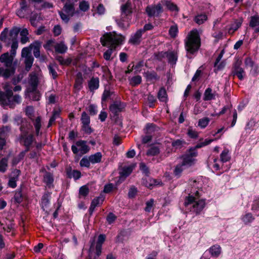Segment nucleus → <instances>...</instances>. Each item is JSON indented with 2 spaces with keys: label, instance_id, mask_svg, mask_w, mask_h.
<instances>
[{
  "label": "nucleus",
  "instance_id": "nucleus-1",
  "mask_svg": "<svg viewBox=\"0 0 259 259\" xmlns=\"http://www.w3.org/2000/svg\"><path fill=\"white\" fill-rule=\"evenodd\" d=\"M19 29L18 27H14L10 30V35L12 37V44L11 46L10 53H5L0 56V62L3 63L6 68L15 67L13 64H16V61H14L16 54V50L18 47V42L17 39L19 34Z\"/></svg>",
  "mask_w": 259,
  "mask_h": 259
},
{
  "label": "nucleus",
  "instance_id": "nucleus-2",
  "mask_svg": "<svg viewBox=\"0 0 259 259\" xmlns=\"http://www.w3.org/2000/svg\"><path fill=\"white\" fill-rule=\"evenodd\" d=\"M123 39L124 38L122 36L112 34L111 32L107 33L101 37L100 41L103 46L111 47L104 53L103 57L106 60L112 59L111 55L113 53V49H115L117 45L121 44Z\"/></svg>",
  "mask_w": 259,
  "mask_h": 259
},
{
  "label": "nucleus",
  "instance_id": "nucleus-3",
  "mask_svg": "<svg viewBox=\"0 0 259 259\" xmlns=\"http://www.w3.org/2000/svg\"><path fill=\"white\" fill-rule=\"evenodd\" d=\"M200 195L194 196V192L191 191L185 199V206L190 211L198 214L203 210L205 206V199H200Z\"/></svg>",
  "mask_w": 259,
  "mask_h": 259
},
{
  "label": "nucleus",
  "instance_id": "nucleus-4",
  "mask_svg": "<svg viewBox=\"0 0 259 259\" xmlns=\"http://www.w3.org/2000/svg\"><path fill=\"white\" fill-rule=\"evenodd\" d=\"M200 46V39L197 30L190 31L185 40V48L188 53L187 57L191 58L190 55L197 52Z\"/></svg>",
  "mask_w": 259,
  "mask_h": 259
},
{
  "label": "nucleus",
  "instance_id": "nucleus-5",
  "mask_svg": "<svg viewBox=\"0 0 259 259\" xmlns=\"http://www.w3.org/2000/svg\"><path fill=\"white\" fill-rule=\"evenodd\" d=\"M4 89L5 93H0V103L4 106H9L10 108H13L14 104L11 100V96H13L12 87L10 83L6 82L4 85Z\"/></svg>",
  "mask_w": 259,
  "mask_h": 259
},
{
  "label": "nucleus",
  "instance_id": "nucleus-6",
  "mask_svg": "<svg viewBox=\"0 0 259 259\" xmlns=\"http://www.w3.org/2000/svg\"><path fill=\"white\" fill-rule=\"evenodd\" d=\"M146 12L150 17H159L163 12V8L161 4L158 3L157 5L147 6Z\"/></svg>",
  "mask_w": 259,
  "mask_h": 259
},
{
  "label": "nucleus",
  "instance_id": "nucleus-7",
  "mask_svg": "<svg viewBox=\"0 0 259 259\" xmlns=\"http://www.w3.org/2000/svg\"><path fill=\"white\" fill-rule=\"evenodd\" d=\"M22 132L20 136V142L25 146H30L34 141V137L32 134H28L27 132H23L22 126L20 128Z\"/></svg>",
  "mask_w": 259,
  "mask_h": 259
},
{
  "label": "nucleus",
  "instance_id": "nucleus-8",
  "mask_svg": "<svg viewBox=\"0 0 259 259\" xmlns=\"http://www.w3.org/2000/svg\"><path fill=\"white\" fill-rule=\"evenodd\" d=\"M201 184L200 181L196 180L191 179L189 182V188L188 191L189 193H191V191L194 192V196L201 195L200 189L201 188ZM201 191H202L201 190Z\"/></svg>",
  "mask_w": 259,
  "mask_h": 259
},
{
  "label": "nucleus",
  "instance_id": "nucleus-9",
  "mask_svg": "<svg viewBox=\"0 0 259 259\" xmlns=\"http://www.w3.org/2000/svg\"><path fill=\"white\" fill-rule=\"evenodd\" d=\"M241 60L237 59L234 63L233 67L234 74L236 75L240 80H242L244 78L245 74L243 69L241 67Z\"/></svg>",
  "mask_w": 259,
  "mask_h": 259
},
{
  "label": "nucleus",
  "instance_id": "nucleus-10",
  "mask_svg": "<svg viewBox=\"0 0 259 259\" xmlns=\"http://www.w3.org/2000/svg\"><path fill=\"white\" fill-rule=\"evenodd\" d=\"M125 104L120 101H116L109 106L110 111L114 115H117L125 108Z\"/></svg>",
  "mask_w": 259,
  "mask_h": 259
},
{
  "label": "nucleus",
  "instance_id": "nucleus-11",
  "mask_svg": "<svg viewBox=\"0 0 259 259\" xmlns=\"http://www.w3.org/2000/svg\"><path fill=\"white\" fill-rule=\"evenodd\" d=\"M8 28H5L0 34V40L6 43V46L9 47L11 42H12V37L10 35Z\"/></svg>",
  "mask_w": 259,
  "mask_h": 259
},
{
  "label": "nucleus",
  "instance_id": "nucleus-12",
  "mask_svg": "<svg viewBox=\"0 0 259 259\" xmlns=\"http://www.w3.org/2000/svg\"><path fill=\"white\" fill-rule=\"evenodd\" d=\"M143 34L142 29L137 30L134 34H132L129 39V43L137 45H139L141 41V37Z\"/></svg>",
  "mask_w": 259,
  "mask_h": 259
},
{
  "label": "nucleus",
  "instance_id": "nucleus-13",
  "mask_svg": "<svg viewBox=\"0 0 259 259\" xmlns=\"http://www.w3.org/2000/svg\"><path fill=\"white\" fill-rule=\"evenodd\" d=\"M162 57H166L169 63L171 65L176 64L177 60V54L174 52H166L161 53Z\"/></svg>",
  "mask_w": 259,
  "mask_h": 259
},
{
  "label": "nucleus",
  "instance_id": "nucleus-14",
  "mask_svg": "<svg viewBox=\"0 0 259 259\" xmlns=\"http://www.w3.org/2000/svg\"><path fill=\"white\" fill-rule=\"evenodd\" d=\"M39 80L37 74L35 73H31L29 75L28 83L30 86V90L37 89Z\"/></svg>",
  "mask_w": 259,
  "mask_h": 259
},
{
  "label": "nucleus",
  "instance_id": "nucleus-15",
  "mask_svg": "<svg viewBox=\"0 0 259 259\" xmlns=\"http://www.w3.org/2000/svg\"><path fill=\"white\" fill-rule=\"evenodd\" d=\"M16 68H4L0 67V77L2 76L7 79L13 75L15 73Z\"/></svg>",
  "mask_w": 259,
  "mask_h": 259
},
{
  "label": "nucleus",
  "instance_id": "nucleus-16",
  "mask_svg": "<svg viewBox=\"0 0 259 259\" xmlns=\"http://www.w3.org/2000/svg\"><path fill=\"white\" fill-rule=\"evenodd\" d=\"M76 145L79 148V152L82 154L87 153L90 149L89 146L87 144V142L85 141H78L76 142Z\"/></svg>",
  "mask_w": 259,
  "mask_h": 259
},
{
  "label": "nucleus",
  "instance_id": "nucleus-17",
  "mask_svg": "<svg viewBox=\"0 0 259 259\" xmlns=\"http://www.w3.org/2000/svg\"><path fill=\"white\" fill-rule=\"evenodd\" d=\"M135 167V164H131L128 166H124L122 168L121 171L120 172V178L125 179L133 171Z\"/></svg>",
  "mask_w": 259,
  "mask_h": 259
},
{
  "label": "nucleus",
  "instance_id": "nucleus-18",
  "mask_svg": "<svg viewBox=\"0 0 259 259\" xmlns=\"http://www.w3.org/2000/svg\"><path fill=\"white\" fill-rule=\"evenodd\" d=\"M62 11L68 15L72 16L75 11L74 4L70 2H66L63 7Z\"/></svg>",
  "mask_w": 259,
  "mask_h": 259
},
{
  "label": "nucleus",
  "instance_id": "nucleus-19",
  "mask_svg": "<svg viewBox=\"0 0 259 259\" xmlns=\"http://www.w3.org/2000/svg\"><path fill=\"white\" fill-rule=\"evenodd\" d=\"M99 79L98 77H92L88 82V86L91 92H94L99 87Z\"/></svg>",
  "mask_w": 259,
  "mask_h": 259
},
{
  "label": "nucleus",
  "instance_id": "nucleus-20",
  "mask_svg": "<svg viewBox=\"0 0 259 259\" xmlns=\"http://www.w3.org/2000/svg\"><path fill=\"white\" fill-rule=\"evenodd\" d=\"M209 251L211 256L217 257L221 253V247L219 245L215 244L210 247Z\"/></svg>",
  "mask_w": 259,
  "mask_h": 259
},
{
  "label": "nucleus",
  "instance_id": "nucleus-21",
  "mask_svg": "<svg viewBox=\"0 0 259 259\" xmlns=\"http://www.w3.org/2000/svg\"><path fill=\"white\" fill-rule=\"evenodd\" d=\"M92 164H94L101 162L102 154L100 152H97L89 156Z\"/></svg>",
  "mask_w": 259,
  "mask_h": 259
},
{
  "label": "nucleus",
  "instance_id": "nucleus-22",
  "mask_svg": "<svg viewBox=\"0 0 259 259\" xmlns=\"http://www.w3.org/2000/svg\"><path fill=\"white\" fill-rule=\"evenodd\" d=\"M244 63L246 67L252 68L251 70H250V72L251 73H252L253 75H256L257 74V72L256 71L257 67L255 66H253V62L250 58H246L244 61Z\"/></svg>",
  "mask_w": 259,
  "mask_h": 259
},
{
  "label": "nucleus",
  "instance_id": "nucleus-23",
  "mask_svg": "<svg viewBox=\"0 0 259 259\" xmlns=\"http://www.w3.org/2000/svg\"><path fill=\"white\" fill-rule=\"evenodd\" d=\"M195 161L196 159L195 158H191L185 154L183 157L182 165H184L186 167L191 166L194 164Z\"/></svg>",
  "mask_w": 259,
  "mask_h": 259
},
{
  "label": "nucleus",
  "instance_id": "nucleus-24",
  "mask_svg": "<svg viewBox=\"0 0 259 259\" xmlns=\"http://www.w3.org/2000/svg\"><path fill=\"white\" fill-rule=\"evenodd\" d=\"M21 35L20 42L22 44H25L29 41V38L28 37V31L26 28L23 29L21 31L19 29V32Z\"/></svg>",
  "mask_w": 259,
  "mask_h": 259
},
{
  "label": "nucleus",
  "instance_id": "nucleus-25",
  "mask_svg": "<svg viewBox=\"0 0 259 259\" xmlns=\"http://www.w3.org/2000/svg\"><path fill=\"white\" fill-rule=\"evenodd\" d=\"M158 130V127L153 123H149L146 125L144 130L146 134L151 135L153 136L154 132Z\"/></svg>",
  "mask_w": 259,
  "mask_h": 259
},
{
  "label": "nucleus",
  "instance_id": "nucleus-26",
  "mask_svg": "<svg viewBox=\"0 0 259 259\" xmlns=\"http://www.w3.org/2000/svg\"><path fill=\"white\" fill-rule=\"evenodd\" d=\"M43 181L49 187L53 184L54 182V178L52 174L46 171L44 176Z\"/></svg>",
  "mask_w": 259,
  "mask_h": 259
},
{
  "label": "nucleus",
  "instance_id": "nucleus-27",
  "mask_svg": "<svg viewBox=\"0 0 259 259\" xmlns=\"http://www.w3.org/2000/svg\"><path fill=\"white\" fill-rule=\"evenodd\" d=\"M50 194L49 193H45L41 198V207L44 210L47 208L50 204Z\"/></svg>",
  "mask_w": 259,
  "mask_h": 259
},
{
  "label": "nucleus",
  "instance_id": "nucleus-28",
  "mask_svg": "<svg viewBox=\"0 0 259 259\" xmlns=\"http://www.w3.org/2000/svg\"><path fill=\"white\" fill-rule=\"evenodd\" d=\"M157 97L160 101L166 103L167 101V96L165 89L164 88L160 89Z\"/></svg>",
  "mask_w": 259,
  "mask_h": 259
},
{
  "label": "nucleus",
  "instance_id": "nucleus-29",
  "mask_svg": "<svg viewBox=\"0 0 259 259\" xmlns=\"http://www.w3.org/2000/svg\"><path fill=\"white\" fill-rule=\"evenodd\" d=\"M215 95L212 92V89L210 88H208L206 89L204 93L203 100L204 101H209L212 99H214Z\"/></svg>",
  "mask_w": 259,
  "mask_h": 259
},
{
  "label": "nucleus",
  "instance_id": "nucleus-30",
  "mask_svg": "<svg viewBox=\"0 0 259 259\" xmlns=\"http://www.w3.org/2000/svg\"><path fill=\"white\" fill-rule=\"evenodd\" d=\"M54 48L55 51L60 54L65 53L67 50V47L62 42L57 44Z\"/></svg>",
  "mask_w": 259,
  "mask_h": 259
},
{
  "label": "nucleus",
  "instance_id": "nucleus-31",
  "mask_svg": "<svg viewBox=\"0 0 259 259\" xmlns=\"http://www.w3.org/2000/svg\"><path fill=\"white\" fill-rule=\"evenodd\" d=\"M160 153V149L158 146L151 147L146 152V154L149 156L157 155Z\"/></svg>",
  "mask_w": 259,
  "mask_h": 259
},
{
  "label": "nucleus",
  "instance_id": "nucleus-32",
  "mask_svg": "<svg viewBox=\"0 0 259 259\" xmlns=\"http://www.w3.org/2000/svg\"><path fill=\"white\" fill-rule=\"evenodd\" d=\"M32 120L33 121V124L35 130L36 135L38 136L40 128L41 126V118L40 116H38L35 120L32 119Z\"/></svg>",
  "mask_w": 259,
  "mask_h": 259
},
{
  "label": "nucleus",
  "instance_id": "nucleus-33",
  "mask_svg": "<svg viewBox=\"0 0 259 259\" xmlns=\"http://www.w3.org/2000/svg\"><path fill=\"white\" fill-rule=\"evenodd\" d=\"M161 3L165 5L166 8L170 11H178L179 9L177 6L171 2L170 1H162Z\"/></svg>",
  "mask_w": 259,
  "mask_h": 259
},
{
  "label": "nucleus",
  "instance_id": "nucleus-34",
  "mask_svg": "<svg viewBox=\"0 0 259 259\" xmlns=\"http://www.w3.org/2000/svg\"><path fill=\"white\" fill-rule=\"evenodd\" d=\"M58 67L56 64H50L48 66V69L50 74L51 75L52 78L55 79L58 77V73L56 72V69Z\"/></svg>",
  "mask_w": 259,
  "mask_h": 259
},
{
  "label": "nucleus",
  "instance_id": "nucleus-35",
  "mask_svg": "<svg viewBox=\"0 0 259 259\" xmlns=\"http://www.w3.org/2000/svg\"><path fill=\"white\" fill-rule=\"evenodd\" d=\"M231 157L229 154V150L224 149L220 155V160L223 163L226 162L230 160Z\"/></svg>",
  "mask_w": 259,
  "mask_h": 259
},
{
  "label": "nucleus",
  "instance_id": "nucleus-36",
  "mask_svg": "<svg viewBox=\"0 0 259 259\" xmlns=\"http://www.w3.org/2000/svg\"><path fill=\"white\" fill-rule=\"evenodd\" d=\"M144 75L148 80L151 81L152 80H157L159 77L157 76V73L154 71H147L144 73Z\"/></svg>",
  "mask_w": 259,
  "mask_h": 259
},
{
  "label": "nucleus",
  "instance_id": "nucleus-37",
  "mask_svg": "<svg viewBox=\"0 0 259 259\" xmlns=\"http://www.w3.org/2000/svg\"><path fill=\"white\" fill-rule=\"evenodd\" d=\"M82 82L83 78L82 76V74L79 72L77 74L76 78L75 79L74 87L76 89L80 90L82 87Z\"/></svg>",
  "mask_w": 259,
  "mask_h": 259
},
{
  "label": "nucleus",
  "instance_id": "nucleus-38",
  "mask_svg": "<svg viewBox=\"0 0 259 259\" xmlns=\"http://www.w3.org/2000/svg\"><path fill=\"white\" fill-rule=\"evenodd\" d=\"M8 158L5 157L2 158L0 161V171L5 172L8 168Z\"/></svg>",
  "mask_w": 259,
  "mask_h": 259
},
{
  "label": "nucleus",
  "instance_id": "nucleus-39",
  "mask_svg": "<svg viewBox=\"0 0 259 259\" xmlns=\"http://www.w3.org/2000/svg\"><path fill=\"white\" fill-rule=\"evenodd\" d=\"M30 97L32 100L36 101L39 100L41 95L40 93L37 90V89L34 90H30Z\"/></svg>",
  "mask_w": 259,
  "mask_h": 259
},
{
  "label": "nucleus",
  "instance_id": "nucleus-40",
  "mask_svg": "<svg viewBox=\"0 0 259 259\" xmlns=\"http://www.w3.org/2000/svg\"><path fill=\"white\" fill-rule=\"evenodd\" d=\"M60 116V111L59 110H54L53 112V114L49 120V122L48 123V127H50L53 123L55 121L56 119L59 118Z\"/></svg>",
  "mask_w": 259,
  "mask_h": 259
},
{
  "label": "nucleus",
  "instance_id": "nucleus-41",
  "mask_svg": "<svg viewBox=\"0 0 259 259\" xmlns=\"http://www.w3.org/2000/svg\"><path fill=\"white\" fill-rule=\"evenodd\" d=\"M241 21H236L228 29V32L229 33H233L241 26Z\"/></svg>",
  "mask_w": 259,
  "mask_h": 259
},
{
  "label": "nucleus",
  "instance_id": "nucleus-42",
  "mask_svg": "<svg viewBox=\"0 0 259 259\" xmlns=\"http://www.w3.org/2000/svg\"><path fill=\"white\" fill-rule=\"evenodd\" d=\"M33 53L36 58H38L40 56V44L39 42H35L33 45Z\"/></svg>",
  "mask_w": 259,
  "mask_h": 259
},
{
  "label": "nucleus",
  "instance_id": "nucleus-43",
  "mask_svg": "<svg viewBox=\"0 0 259 259\" xmlns=\"http://www.w3.org/2000/svg\"><path fill=\"white\" fill-rule=\"evenodd\" d=\"M11 131V126L9 125L3 126L0 128V137L4 138Z\"/></svg>",
  "mask_w": 259,
  "mask_h": 259
},
{
  "label": "nucleus",
  "instance_id": "nucleus-44",
  "mask_svg": "<svg viewBox=\"0 0 259 259\" xmlns=\"http://www.w3.org/2000/svg\"><path fill=\"white\" fill-rule=\"evenodd\" d=\"M259 25V16H253L250 17V20L249 22V26L251 27H255Z\"/></svg>",
  "mask_w": 259,
  "mask_h": 259
},
{
  "label": "nucleus",
  "instance_id": "nucleus-45",
  "mask_svg": "<svg viewBox=\"0 0 259 259\" xmlns=\"http://www.w3.org/2000/svg\"><path fill=\"white\" fill-rule=\"evenodd\" d=\"M241 219L245 224H247L253 221L254 218L251 213H247L244 215L242 216Z\"/></svg>",
  "mask_w": 259,
  "mask_h": 259
},
{
  "label": "nucleus",
  "instance_id": "nucleus-46",
  "mask_svg": "<svg viewBox=\"0 0 259 259\" xmlns=\"http://www.w3.org/2000/svg\"><path fill=\"white\" fill-rule=\"evenodd\" d=\"M121 10L122 14H124L125 15L131 13V4L128 3H126L125 5H122L121 7Z\"/></svg>",
  "mask_w": 259,
  "mask_h": 259
},
{
  "label": "nucleus",
  "instance_id": "nucleus-47",
  "mask_svg": "<svg viewBox=\"0 0 259 259\" xmlns=\"http://www.w3.org/2000/svg\"><path fill=\"white\" fill-rule=\"evenodd\" d=\"M91 163L89 157L84 156L80 161V165L82 167L89 168Z\"/></svg>",
  "mask_w": 259,
  "mask_h": 259
},
{
  "label": "nucleus",
  "instance_id": "nucleus-48",
  "mask_svg": "<svg viewBox=\"0 0 259 259\" xmlns=\"http://www.w3.org/2000/svg\"><path fill=\"white\" fill-rule=\"evenodd\" d=\"M56 60L62 65H68L71 62V60L69 58L64 59L63 57L58 56L56 57Z\"/></svg>",
  "mask_w": 259,
  "mask_h": 259
},
{
  "label": "nucleus",
  "instance_id": "nucleus-49",
  "mask_svg": "<svg viewBox=\"0 0 259 259\" xmlns=\"http://www.w3.org/2000/svg\"><path fill=\"white\" fill-rule=\"evenodd\" d=\"M80 120L82 125L90 123V117L85 112L82 113Z\"/></svg>",
  "mask_w": 259,
  "mask_h": 259
},
{
  "label": "nucleus",
  "instance_id": "nucleus-50",
  "mask_svg": "<svg viewBox=\"0 0 259 259\" xmlns=\"http://www.w3.org/2000/svg\"><path fill=\"white\" fill-rule=\"evenodd\" d=\"M207 20V16L204 14L197 15L195 18V21L196 23L200 25Z\"/></svg>",
  "mask_w": 259,
  "mask_h": 259
},
{
  "label": "nucleus",
  "instance_id": "nucleus-51",
  "mask_svg": "<svg viewBox=\"0 0 259 259\" xmlns=\"http://www.w3.org/2000/svg\"><path fill=\"white\" fill-rule=\"evenodd\" d=\"M24 157V153H20L17 156L13 158L12 161V165L13 166L17 165Z\"/></svg>",
  "mask_w": 259,
  "mask_h": 259
},
{
  "label": "nucleus",
  "instance_id": "nucleus-52",
  "mask_svg": "<svg viewBox=\"0 0 259 259\" xmlns=\"http://www.w3.org/2000/svg\"><path fill=\"white\" fill-rule=\"evenodd\" d=\"M33 62V58L32 57H28L27 58H25V68L27 71H29L31 68Z\"/></svg>",
  "mask_w": 259,
  "mask_h": 259
},
{
  "label": "nucleus",
  "instance_id": "nucleus-53",
  "mask_svg": "<svg viewBox=\"0 0 259 259\" xmlns=\"http://www.w3.org/2000/svg\"><path fill=\"white\" fill-rule=\"evenodd\" d=\"M210 120L208 117L200 119L198 121V125L202 128H205L208 124Z\"/></svg>",
  "mask_w": 259,
  "mask_h": 259
},
{
  "label": "nucleus",
  "instance_id": "nucleus-54",
  "mask_svg": "<svg viewBox=\"0 0 259 259\" xmlns=\"http://www.w3.org/2000/svg\"><path fill=\"white\" fill-rule=\"evenodd\" d=\"M142 81V77L140 75H137L132 77L131 79V84L132 85H137L141 83Z\"/></svg>",
  "mask_w": 259,
  "mask_h": 259
},
{
  "label": "nucleus",
  "instance_id": "nucleus-55",
  "mask_svg": "<svg viewBox=\"0 0 259 259\" xmlns=\"http://www.w3.org/2000/svg\"><path fill=\"white\" fill-rule=\"evenodd\" d=\"M89 192V190L87 186L84 185L81 187L79 189V194L80 196L85 197L88 195Z\"/></svg>",
  "mask_w": 259,
  "mask_h": 259
},
{
  "label": "nucleus",
  "instance_id": "nucleus-56",
  "mask_svg": "<svg viewBox=\"0 0 259 259\" xmlns=\"http://www.w3.org/2000/svg\"><path fill=\"white\" fill-rule=\"evenodd\" d=\"M26 114L28 116L29 118L32 120V118L34 117V108L32 106H29L26 107L25 109Z\"/></svg>",
  "mask_w": 259,
  "mask_h": 259
},
{
  "label": "nucleus",
  "instance_id": "nucleus-57",
  "mask_svg": "<svg viewBox=\"0 0 259 259\" xmlns=\"http://www.w3.org/2000/svg\"><path fill=\"white\" fill-rule=\"evenodd\" d=\"M185 143V142L184 140H177L174 141H173L171 143V145L175 147L176 148H181L184 144Z\"/></svg>",
  "mask_w": 259,
  "mask_h": 259
},
{
  "label": "nucleus",
  "instance_id": "nucleus-58",
  "mask_svg": "<svg viewBox=\"0 0 259 259\" xmlns=\"http://www.w3.org/2000/svg\"><path fill=\"white\" fill-rule=\"evenodd\" d=\"M20 173L21 171L20 170L15 169L12 171L10 178L12 180H16V181H17L20 175Z\"/></svg>",
  "mask_w": 259,
  "mask_h": 259
},
{
  "label": "nucleus",
  "instance_id": "nucleus-59",
  "mask_svg": "<svg viewBox=\"0 0 259 259\" xmlns=\"http://www.w3.org/2000/svg\"><path fill=\"white\" fill-rule=\"evenodd\" d=\"M186 154L191 158H195V157L197 156L198 153L197 150L194 147H191L189 149Z\"/></svg>",
  "mask_w": 259,
  "mask_h": 259
},
{
  "label": "nucleus",
  "instance_id": "nucleus-60",
  "mask_svg": "<svg viewBox=\"0 0 259 259\" xmlns=\"http://www.w3.org/2000/svg\"><path fill=\"white\" fill-rule=\"evenodd\" d=\"M138 192L137 189L135 186H132L129 189L128 196L130 198H134Z\"/></svg>",
  "mask_w": 259,
  "mask_h": 259
},
{
  "label": "nucleus",
  "instance_id": "nucleus-61",
  "mask_svg": "<svg viewBox=\"0 0 259 259\" xmlns=\"http://www.w3.org/2000/svg\"><path fill=\"white\" fill-rule=\"evenodd\" d=\"M178 27L176 25L171 26L169 29V34L172 37H175L178 32Z\"/></svg>",
  "mask_w": 259,
  "mask_h": 259
},
{
  "label": "nucleus",
  "instance_id": "nucleus-62",
  "mask_svg": "<svg viewBox=\"0 0 259 259\" xmlns=\"http://www.w3.org/2000/svg\"><path fill=\"white\" fill-rule=\"evenodd\" d=\"M90 5L88 2L82 1L79 4V9L84 12L88 11L89 9Z\"/></svg>",
  "mask_w": 259,
  "mask_h": 259
},
{
  "label": "nucleus",
  "instance_id": "nucleus-63",
  "mask_svg": "<svg viewBox=\"0 0 259 259\" xmlns=\"http://www.w3.org/2000/svg\"><path fill=\"white\" fill-rule=\"evenodd\" d=\"M64 13V12L62 11H60L59 14L62 21H63L65 23H67L69 20L70 17L72 16L68 15L66 13L65 14Z\"/></svg>",
  "mask_w": 259,
  "mask_h": 259
},
{
  "label": "nucleus",
  "instance_id": "nucleus-64",
  "mask_svg": "<svg viewBox=\"0 0 259 259\" xmlns=\"http://www.w3.org/2000/svg\"><path fill=\"white\" fill-rule=\"evenodd\" d=\"M154 202V200L153 199H151L150 200L148 201L146 203V206L145 208V210L147 212H150L153 207Z\"/></svg>",
  "mask_w": 259,
  "mask_h": 259
}]
</instances>
